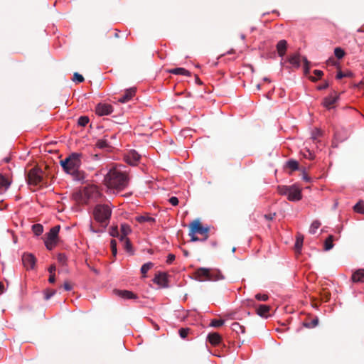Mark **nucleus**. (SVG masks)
<instances>
[{
  "mask_svg": "<svg viewBox=\"0 0 364 364\" xmlns=\"http://www.w3.org/2000/svg\"><path fill=\"white\" fill-rule=\"evenodd\" d=\"M288 61L290 64L295 66L296 68H299L300 66V55L296 53L291 55H290L288 58Z\"/></svg>",
  "mask_w": 364,
  "mask_h": 364,
  "instance_id": "obj_25",
  "label": "nucleus"
},
{
  "mask_svg": "<svg viewBox=\"0 0 364 364\" xmlns=\"http://www.w3.org/2000/svg\"><path fill=\"white\" fill-rule=\"evenodd\" d=\"M270 310V306L268 305L260 304L257 308V313L259 316L264 318L268 317V313Z\"/></svg>",
  "mask_w": 364,
  "mask_h": 364,
  "instance_id": "obj_22",
  "label": "nucleus"
},
{
  "mask_svg": "<svg viewBox=\"0 0 364 364\" xmlns=\"http://www.w3.org/2000/svg\"><path fill=\"white\" fill-rule=\"evenodd\" d=\"M189 331H190L189 328H181L179 330V335H180V336L182 338H186V336H188V334L189 333Z\"/></svg>",
  "mask_w": 364,
  "mask_h": 364,
  "instance_id": "obj_49",
  "label": "nucleus"
},
{
  "mask_svg": "<svg viewBox=\"0 0 364 364\" xmlns=\"http://www.w3.org/2000/svg\"><path fill=\"white\" fill-rule=\"evenodd\" d=\"M85 80L84 77L78 73H75L73 77V81L80 83Z\"/></svg>",
  "mask_w": 364,
  "mask_h": 364,
  "instance_id": "obj_42",
  "label": "nucleus"
},
{
  "mask_svg": "<svg viewBox=\"0 0 364 364\" xmlns=\"http://www.w3.org/2000/svg\"><path fill=\"white\" fill-rule=\"evenodd\" d=\"M153 266H154V264L151 262L145 263L141 266V272L144 277H146V274L150 269H151L153 267Z\"/></svg>",
  "mask_w": 364,
  "mask_h": 364,
  "instance_id": "obj_36",
  "label": "nucleus"
},
{
  "mask_svg": "<svg viewBox=\"0 0 364 364\" xmlns=\"http://www.w3.org/2000/svg\"><path fill=\"white\" fill-rule=\"evenodd\" d=\"M175 259V255L173 254H169L167 257L166 262L168 264L172 263V262Z\"/></svg>",
  "mask_w": 364,
  "mask_h": 364,
  "instance_id": "obj_57",
  "label": "nucleus"
},
{
  "mask_svg": "<svg viewBox=\"0 0 364 364\" xmlns=\"http://www.w3.org/2000/svg\"><path fill=\"white\" fill-rule=\"evenodd\" d=\"M276 215V213H270V214H267V215H264V218L268 220H272L274 219V218L275 217Z\"/></svg>",
  "mask_w": 364,
  "mask_h": 364,
  "instance_id": "obj_58",
  "label": "nucleus"
},
{
  "mask_svg": "<svg viewBox=\"0 0 364 364\" xmlns=\"http://www.w3.org/2000/svg\"><path fill=\"white\" fill-rule=\"evenodd\" d=\"M333 236L329 235L327 237V239L325 240V242H324L325 250H326V251L329 250L333 247Z\"/></svg>",
  "mask_w": 364,
  "mask_h": 364,
  "instance_id": "obj_31",
  "label": "nucleus"
},
{
  "mask_svg": "<svg viewBox=\"0 0 364 364\" xmlns=\"http://www.w3.org/2000/svg\"><path fill=\"white\" fill-rule=\"evenodd\" d=\"M102 196L98 187L95 185L85 186L82 191L73 195L74 199L80 204H88L90 202H95Z\"/></svg>",
  "mask_w": 364,
  "mask_h": 364,
  "instance_id": "obj_2",
  "label": "nucleus"
},
{
  "mask_svg": "<svg viewBox=\"0 0 364 364\" xmlns=\"http://www.w3.org/2000/svg\"><path fill=\"white\" fill-rule=\"evenodd\" d=\"M255 298L259 301H267L268 299V296L267 294H256Z\"/></svg>",
  "mask_w": 364,
  "mask_h": 364,
  "instance_id": "obj_52",
  "label": "nucleus"
},
{
  "mask_svg": "<svg viewBox=\"0 0 364 364\" xmlns=\"http://www.w3.org/2000/svg\"><path fill=\"white\" fill-rule=\"evenodd\" d=\"M55 293H56L55 290L46 289V292H45V296H44L45 299L48 300L51 296L55 295Z\"/></svg>",
  "mask_w": 364,
  "mask_h": 364,
  "instance_id": "obj_44",
  "label": "nucleus"
},
{
  "mask_svg": "<svg viewBox=\"0 0 364 364\" xmlns=\"http://www.w3.org/2000/svg\"><path fill=\"white\" fill-rule=\"evenodd\" d=\"M223 323H224L223 320L214 319V320L211 321L210 326L213 327H220V326H223Z\"/></svg>",
  "mask_w": 364,
  "mask_h": 364,
  "instance_id": "obj_46",
  "label": "nucleus"
},
{
  "mask_svg": "<svg viewBox=\"0 0 364 364\" xmlns=\"http://www.w3.org/2000/svg\"><path fill=\"white\" fill-rule=\"evenodd\" d=\"M291 191L289 192L287 198L291 201H298L301 199V190L297 185L290 186Z\"/></svg>",
  "mask_w": 364,
  "mask_h": 364,
  "instance_id": "obj_8",
  "label": "nucleus"
},
{
  "mask_svg": "<svg viewBox=\"0 0 364 364\" xmlns=\"http://www.w3.org/2000/svg\"><path fill=\"white\" fill-rule=\"evenodd\" d=\"M114 291L117 296L125 299H135L137 298L136 294L128 290L115 289Z\"/></svg>",
  "mask_w": 364,
  "mask_h": 364,
  "instance_id": "obj_16",
  "label": "nucleus"
},
{
  "mask_svg": "<svg viewBox=\"0 0 364 364\" xmlns=\"http://www.w3.org/2000/svg\"><path fill=\"white\" fill-rule=\"evenodd\" d=\"M105 185L109 188L122 190L129 183V178L125 172L112 168L106 174L104 179Z\"/></svg>",
  "mask_w": 364,
  "mask_h": 364,
  "instance_id": "obj_1",
  "label": "nucleus"
},
{
  "mask_svg": "<svg viewBox=\"0 0 364 364\" xmlns=\"http://www.w3.org/2000/svg\"><path fill=\"white\" fill-rule=\"evenodd\" d=\"M287 167L290 168L291 171H296L299 168V163L293 159L289 160L287 163Z\"/></svg>",
  "mask_w": 364,
  "mask_h": 364,
  "instance_id": "obj_34",
  "label": "nucleus"
},
{
  "mask_svg": "<svg viewBox=\"0 0 364 364\" xmlns=\"http://www.w3.org/2000/svg\"><path fill=\"white\" fill-rule=\"evenodd\" d=\"M60 230V225H56L52 228L49 232L47 233V237L46 240L51 241V242H58V232Z\"/></svg>",
  "mask_w": 364,
  "mask_h": 364,
  "instance_id": "obj_15",
  "label": "nucleus"
},
{
  "mask_svg": "<svg viewBox=\"0 0 364 364\" xmlns=\"http://www.w3.org/2000/svg\"><path fill=\"white\" fill-rule=\"evenodd\" d=\"M89 122V118L87 116H81L79 117L77 123L81 127H85Z\"/></svg>",
  "mask_w": 364,
  "mask_h": 364,
  "instance_id": "obj_40",
  "label": "nucleus"
},
{
  "mask_svg": "<svg viewBox=\"0 0 364 364\" xmlns=\"http://www.w3.org/2000/svg\"><path fill=\"white\" fill-rule=\"evenodd\" d=\"M334 55L337 58L341 59L345 55V51L342 48L337 47L334 49Z\"/></svg>",
  "mask_w": 364,
  "mask_h": 364,
  "instance_id": "obj_39",
  "label": "nucleus"
},
{
  "mask_svg": "<svg viewBox=\"0 0 364 364\" xmlns=\"http://www.w3.org/2000/svg\"><path fill=\"white\" fill-rule=\"evenodd\" d=\"M109 234L112 237H120L117 227H112L110 230Z\"/></svg>",
  "mask_w": 364,
  "mask_h": 364,
  "instance_id": "obj_51",
  "label": "nucleus"
},
{
  "mask_svg": "<svg viewBox=\"0 0 364 364\" xmlns=\"http://www.w3.org/2000/svg\"><path fill=\"white\" fill-rule=\"evenodd\" d=\"M231 328L233 331H235L237 334H239L240 333H245V327L240 325L237 322L232 323L231 325Z\"/></svg>",
  "mask_w": 364,
  "mask_h": 364,
  "instance_id": "obj_27",
  "label": "nucleus"
},
{
  "mask_svg": "<svg viewBox=\"0 0 364 364\" xmlns=\"http://www.w3.org/2000/svg\"><path fill=\"white\" fill-rule=\"evenodd\" d=\"M95 146L99 149H106L107 151H109L112 149V146L106 138L98 139Z\"/></svg>",
  "mask_w": 364,
  "mask_h": 364,
  "instance_id": "obj_21",
  "label": "nucleus"
},
{
  "mask_svg": "<svg viewBox=\"0 0 364 364\" xmlns=\"http://www.w3.org/2000/svg\"><path fill=\"white\" fill-rule=\"evenodd\" d=\"M135 220L137 222H139V223H144L146 222H148V223H154L155 222V219L154 218H151L149 216H146V215L136 216L135 218Z\"/></svg>",
  "mask_w": 364,
  "mask_h": 364,
  "instance_id": "obj_28",
  "label": "nucleus"
},
{
  "mask_svg": "<svg viewBox=\"0 0 364 364\" xmlns=\"http://www.w3.org/2000/svg\"><path fill=\"white\" fill-rule=\"evenodd\" d=\"M45 245L48 250H51L57 245V242L46 240Z\"/></svg>",
  "mask_w": 364,
  "mask_h": 364,
  "instance_id": "obj_50",
  "label": "nucleus"
},
{
  "mask_svg": "<svg viewBox=\"0 0 364 364\" xmlns=\"http://www.w3.org/2000/svg\"><path fill=\"white\" fill-rule=\"evenodd\" d=\"M302 60H303V62H304V66L310 65V62L306 59V57H303V58H302Z\"/></svg>",
  "mask_w": 364,
  "mask_h": 364,
  "instance_id": "obj_64",
  "label": "nucleus"
},
{
  "mask_svg": "<svg viewBox=\"0 0 364 364\" xmlns=\"http://www.w3.org/2000/svg\"><path fill=\"white\" fill-rule=\"evenodd\" d=\"M110 247L112 250V255L115 256L117 255V241L112 239L110 242Z\"/></svg>",
  "mask_w": 364,
  "mask_h": 364,
  "instance_id": "obj_45",
  "label": "nucleus"
},
{
  "mask_svg": "<svg viewBox=\"0 0 364 364\" xmlns=\"http://www.w3.org/2000/svg\"><path fill=\"white\" fill-rule=\"evenodd\" d=\"M277 191L279 194L288 196L289 192L291 191L290 186H279L277 187Z\"/></svg>",
  "mask_w": 364,
  "mask_h": 364,
  "instance_id": "obj_33",
  "label": "nucleus"
},
{
  "mask_svg": "<svg viewBox=\"0 0 364 364\" xmlns=\"http://www.w3.org/2000/svg\"><path fill=\"white\" fill-rule=\"evenodd\" d=\"M313 73L318 78H321L323 75V71L320 70H314Z\"/></svg>",
  "mask_w": 364,
  "mask_h": 364,
  "instance_id": "obj_56",
  "label": "nucleus"
},
{
  "mask_svg": "<svg viewBox=\"0 0 364 364\" xmlns=\"http://www.w3.org/2000/svg\"><path fill=\"white\" fill-rule=\"evenodd\" d=\"M113 111L112 106L108 104H98L96 107V113L100 116L108 115Z\"/></svg>",
  "mask_w": 364,
  "mask_h": 364,
  "instance_id": "obj_11",
  "label": "nucleus"
},
{
  "mask_svg": "<svg viewBox=\"0 0 364 364\" xmlns=\"http://www.w3.org/2000/svg\"><path fill=\"white\" fill-rule=\"evenodd\" d=\"M303 155L305 158L310 160H313L314 159V154L308 149L303 153Z\"/></svg>",
  "mask_w": 364,
  "mask_h": 364,
  "instance_id": "obj_48",
  "label": "nucleus"
},
{
  "mask_svg": "<svg viewBox=\"0 0 364 364\" xmlns=\"http://www.w3.org/2000/svg\"><path fill=\"white\" fill-rule=\"evenodd\" d=\"M322 134V132L320 130V129H316L315 131L313 132L312 133V139L313 141H316L319 136H321Z\"/></svg>",
  "mask_w": 364,
  "mask_h": 364,
  "instance_id": "obj_47",
  "label": "nucleus"
},
{
  "mask_svg": "<svg viewBox=\"0 0 364 364\" xmlns=\"http://www.w3.org/2000/svg\"><path fill=\"white\" fill-rule=\"evenodd\" d=\"M32 230L36 235L38 236L43 233V227L42 225L38 223L34 224L32 225Z\"/></svg>",
  "mask_w": 364,
  "mask_h": 364,
  "instance_id": "obj_30",
  "label": "nucleus"
},
{
  "mask_svg": "<svg viewBox=\"0 0 364 364\" xmlns=\"http://www.w3.org/2000/svg\"><path fill=\"white\" fill-rule=\"evenodd\" d=\"M343 77H345V74L343 72H341V71L338 72V73L336 75V78L338 80H340V79L343 78Z\"/></svg>",
  "mask_w": 364,
  "mask_h": 364,
  "instance_id": "obj_63",
  "label": "nucleus"
},
{
  "mask_svg": "<svg viewBox=\"0 0 364 364\" xmlns=\"http://www.w3.org/2000/svg\"><path fill=\"white\" fill-rule=\"evenodd\" d=\"M321 295V299L323 301L327 302L331 297V293L330 291L326 289H322L321 291L320 292Z\"/></svg>",
  "mask_w": 364,
  "mask_h": 364,
  "instance_id": "obj_29",
  "label": "nucleus"
},
{
  "mask_svg": "<svg viewBox=\"0 0 364 364\" xmlns=\"http://www.w3.org/2000/svg\"><path fill=\"white\" fill-rule=\"evenodd\" d=\"M168 73H171V74H175V75H187V76L191 75V73L188 70H187L183 68H177L171 69L168 70Z\"/></svg>",
  "mask_w": 364,
  "mask_h": 364,
  "instance_id": "obj_26",
  "label": "nucleus"
},
{
  "mask_svg": "<svg viewBox=\"0 0 364 364\" xmlns=\"http://www.w3.org/2000/svg\"><path fill=\"white\" fill-rule=\"evenodd\" d=\"M276 48L279 56L283 57L285 55L287 49V41L286 40H280L277 43Z\"/></svg>",
  "mask_w": 364,
  "mask_h": 364,
  "instance_id": "obj_18",
  "label": "nucleus"
},
{
  "mask_svg": "<svg viewBox=\"0 0 364 364\" xmlns=\"http://www.w3.org/2000/svg\"><path fill=\"white\" fill-rule=\"evenodd\" d=\"M81 157L82 154L72 153L64 160H61L60 164L66 173L71 174L72 173L76 172L77 169L80 168Z\"/></svg>",
  "mask_w": 364,
  "mask_h": 364,
  "instance_id": "obj_5",
  "label": "nucleus"
},
{
  "mask_svg": "<svg viewBox=\"0 0 364 364\" xmlns=\"http://www.w3.org/2000/svg\"><path fill=\"white\" fill-rule=\"evenodd\" d=\"M153 282L163 287H168L167 274L165 272H159L155 275Z\"/></svg>",
  "mask_w": 364,
  "mask_h": 364,
  "instance_id": "obj_12",
  "label": "nucleus"
},
{
  "mask_svg": "<svg viewBox=\"0 0 364 364\" xmlns=\"http://www.w3.org/2000/svg\"><path fill=\"white\" fill-rule=\"evenodd\" d=\"M302 178L306 182H311V178L306 174L305 171L302 172Z\"/></svg>",
  "mask_w": 364,
  "mask_h": 364,
  "instance_id": "obj_55",
  "label": "nucleus"
},
{
  "mask_svg": "<svg viewBox=\"0 0 364 364\" xmlns=\"http://www.w3.org/2000/svg\"><path fill=\"white\" fill-rule=\"evenodd\" d=\"M351 279L353 282L364 283V269H358L353 274Z\"/></svg>",
  "mask_w": 364,
  "mask_h": 364,
  "instance_id": "obj_23",
  "label": "nucleus"
},
{
  "mask_svg": "<svg viewBox=\"0 0 364 364\" xmlns=\"http://www.w3.org/2000/svg\"><path fill=\"white\" fill-rule=\"evenodd\" d=\"M136 94V88L132 87L125 91V93L122 95L118 99V102L121 103H126L129 102Z\"/></svg>",
  "mask_w": 364,
  "mask_h": 364,
  "instance_id": "obj_13",
  "label": "nucleus"
},
{
  "mask_svg": "<svg viewBox=\"0 0 364 364\" xmlns=\"http://www.w3.org/2000/svg\"><path fill=\"white\" fill-rule=\"evenodd\" d=\"M209 228L203 227L199 220L196 219L193 220L189 224V236L191 237V241H198L199 238L196 236V234L204 235L203 240H205L208 237Z\"/></svg>",
  "mask_w": 364,
  "mask_h": 364,
  "instance_id": "obj_6",
  "label": "nucleus"
},
{
  "mask_svg": "<svg viewBox=\"0 0 364 364\" xmlns=\"http://www.w3.org/2000/svg\"><path fill=\"white\" fill-rule=\"evenodd\" d=\"M169 202L172 205L176 206L178 204V198L173 196L169 198Z\"/></svg>",
  "mask_w": 364,
  "mask_h": 364,
  "instance_id": "obj_53",
  "label": "nucleus"
},
{
  "mask_svg": "<svg viewBox=\"0 0 364 364\" xmlns=\"http://www.w3.org/2000/svg\"><path fill=\"white\" fill-rule=\"evenodd\" d=\"M121 235H120V240L124 241V239L127 237V236L131 232V228L127 224H122L120 227Z\"/></svg>",
  "mask_w": 364,
  "mask_h": 364,
  "instance_id": "obj_24",
  "label": "nucleus"
},
{
  "mask_svg": "<svg viewBox=\"0 0 364 364\" xmlns=\"http://www.w3.org/2000/svg\"><path fill=\"white\" fill-rule=\"evenodd\" d=\"M140 159V155L135 150H130L125 156V161L132 166H136Z\"/></svg>",
  "mask_w": 364,
  "mask_h": 364,
  "instance_id": "obj_10",
  "label": "nucleus"
},
{
  "mask_svg": "<svg viewBox=\"0 0 364 364\" xmlns=\"http://www.w3.org/2000/svg\"><path fill=\"white\" fill-rule=\"evenodd\" d=\"M328 83L327 82H325L323 84L318 86V90H321L326 89L328 87Z\"/></svg>",
  "mask_w": 364,
  "mask_h": 364,
  "instance_id": "obj_59",
  "label": "nucleus"
},
{
  "mask_svg": "<svg viewBox=\"0 0 364 364\" xmlns=\"http://www.w3.org/2000/svg\"><path fill=\"white\" fill-rule=\"evenodd\" d=\"M354 210L357 213L364 214V202L360 200L354 206Z\"/></svg>",
  "mask_w": 364,
  "mask_h": 364,
  "instance_id": "obj_37",
  "label": "nucleus"
},
{
  "mask_svg": "<svg viewBox=\"0 0 364 364\" xmlns=\"http://www.w3.org/2000/svg\"><path fill=\"white\" fill-rule=\"evenodd\" d=\"M22 262L27 269H32L35 267L36 259L33 255L25 253L22 256Z\"/></svg>",
  "mask_w": 364,
  "mask_h": 364,
  "instance_id": "obj_9",
  "label": "nucleus"
},
{
  "mask_svg": "<svg viewBox=\"0 0 364 364\" xmlns=\"http://www.w3.org/2000/svg\"><path fill=\"white\" fill-rule=\"evenodd\" d=\"M57 259H58V262L60 263L62 265H65V264H66L68 258L65 254L60 253V254H58V255L57 257Z\"/></svg>",
  "mask_w": 364,
  "mask_h": 364,
  "instance_id": "obj_41",
  "label": "nucleus"
},
{
  "mask_svg": "<svg viewBox=\"0 0 364 364\" xmlns=\"http://www.w3.org/2000/svg\"><path fill=\"white\" fill-rule=\"evenodd\" d=\"M26 181L29 185H41L43 182V171L38 167L31 168L26 175Z\"/></svg>",
  "mask_w": 364,
  "mask_h": 364,
  "instance_id": "obj_7",
  "label": "nucleus"
},
{
  "mask_svg": "<svg viewBox=\"0 0 364 364\" xmlns=\"http://www.w3.org/2000/svg\"><path fill=\"white\" fill-rule=\"evenodd\" d=\"M55 281V274H50V277L48 279V282L51 284L54 283Z\"/></svg>",
  "mask_w": 364,
  "mask_h": 364,
  "instance_id": "obj_60",
  "label": "nucleus"
},
{
  "mask_svg": "<svg viewBox=\"0 0 364 364\" xmlns=\"http://www.w3.org/2000/svg\"><path fill=\"white\" fill-rule=\"evenodd\" d=\"M321 226V223L316 220V221H314L311 225V227H310V229H309V232L311 234H314L316 231V230Z\"/></svg>",
  "mask_w": 364,
  "mask_h": 364,
  "instance_id": "obj_38",
  "label": "nucleus"
},
{
  "mask_svg": "<svg viewBox=\"0 0 364 364\" xmlns=\"http://www.w3.org/2000/svg\"><path fill=\"white\" fill-rule=\"evenodd\" d=\"M338 95L335 92L334 95H331L324 98L323 105L327 109H331L334 103L338 100Z\"/></svg>",
  "mask_w": 364,
  "mask_h": 364,
  "instance_id": "obj_14",
  "label": "nucleus"
},
{
  "mask_svg": "<svg viewBox=\"0 0 364 364\" xmlns=\"http://www.w3.org/2000/svg\"><path fill=\"white\" fill-rule=\"evenodd\" d=\"M208 340L213 346H218L221 342V336L218 333H210L208 336Z\"/></svg>",
  "mask_w": 364,
  "mask_h": 364,
  "instance_id": "obj_20",
  "label": "nucleus"
},
{
  "mask_svg": "<svg viewBox=\"0 0 364 364\" xmlns=\"http://www.w3.org/2000/svg\"><path fill=\"white\" fill-rule=\"evenodd\" d=\"M124 243V248L127 250V252H132V247L130 240L128 237H126V239H124V241H122Z\"/></svg>",
  "mask_w": 364,
  "mask_h": 364,
  "instance_id": "obj_43",
  "label": "nucleus"
},
{
  "mask_svg": "<svg viewBox=\"0 0 364 364\" xmlns=\"http://www.w3.org/2000/svg\"><path fill=\"white\" fill-rule=\"evenodd\" d=\"M112 209L106 204L97 205L93 210L94 219L103 227H107L109 223Z\"/></svg>",
  "mask_w": 364,
  "mask_h": 364,
  "instance_id": "obj_4",
  "label": "nucleus"
},
{
  "mask_svg": "<svg viewBox=\"0 0 364 364\" xmlns=\"http://www.w3.org/2000/svg\"><path fill=\"white\" fill-rule=\"evenodd\" d=\"M55 269H56L55 265L52 264L48 268V272L50 274H55L54 272H55Z\"/></svg>",
  "mask_w": 364,
  "mask_h": 364,
  "instance_id": "obj_61",
  "label": "nucleus"
},
{
  "mask_svg": "<svg viewBox=\"0 0 364 364\" xmlns=\"http://www.w3.org/2000/svg\"><path fill=\"white\" fill-rule=\"evenodd\" d=\"M63 288L65 291H70L73 289V285L68 281L65 282Z\"/></svg>",
  "mask_w": 364,
  "mask_h": 364,
  "instance_id": "obj_54",
  "label": "nucleus"
},
{
  "mask_svg": "<svg viewBox=\"0 0 364 364\" xmlns=\"http://www.w3.org/2000/svg\"><path fill=\"white\" fill-rule=\"evenodd\" d=\"M10 186L9 180L2 175H0V188L6 189Z\"/></svg>",
  "mask_w": 364,
  "mask_h": 364,
  "instance_id": "obj_35",
  "label": "nucleus"
},
{
  "mask_svg": "<svg viewBox=\"0 0 364 364\" xmlns=\"http://www.w3.org/2000/svg\"><path fill=\"white\" fill-rule=\"evenodd\" d=\"M72 176H73L74 179L77 181H83L85 178V174L83 171L77 169L76 172L72 173Z\"/></svg>",
  "mask_w": 364,
  "mask_h": 364,
  "instance_id": "obj_32",
  "label": "nucleus"
},
{
  "mask_svg": "<svg viewBox=\"0 0 364 364\" xmlns=\"http://www.w3.org/2000/svg\"><path fill=\"white\" fill-rule=\"evenodd\" d=\"M304 242V235L301 233H297L296 236V242L294 245V250L296 254H300Z\"/></svg>",
  "mask_w": 364,
  "mask_h": 364,
  "instance_id": "obj_19",
  "label": "nucleus"
},
{
  "mask_svg": "<svg viewBox=\"0 0 364 364\" xmlns=\"http://www.w3.org/2000/svg\"><path fill=\"white\" fill-rule=\"evenodd\" d=\"M318 324V318L317 316H308L304 321L303 325L309 328L317 326Z\"/></svg>",
  "mask_w": 364,
  "mask_h": 364,
  "instance_id": "obj_17",
  "label": "nucleus"
},
{
  "mask_svg": "<svg viewBox=\"0 0 364 364\" xmlns=\"http://www.w3.org/2000/svg\"><path fill=\"white\" fill-rule=\"evenodd\" d=\"M310 71V65L304 66V73L305 75H307Z\"/></svg>",
  "mask_w": 364,
  "mask_h": 364,
  "instance_id": "obj_62",
  "label": "nucleus"
},
{
  "mask_svg": "<svg viewBox=\"0 0 364 364\" xmlns=\"http://www.w3.org/2000/svg\"><path fill=\"white\" fill-rule=\"evenodd\" d=\"M195 277L197 280L200 282H215L224 279V276L219 269L205 267L197 269L195 272Z\"/></svg>",
  "mask_w": 364,
  "mask_h": 364,
  "instance_id": "obj_3",
  "label": "nucleus"
}]
</instances>
